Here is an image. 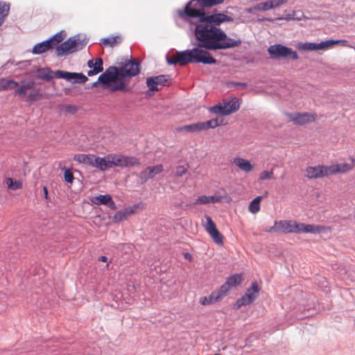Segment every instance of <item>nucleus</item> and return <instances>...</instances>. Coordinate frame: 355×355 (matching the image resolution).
<instances>
[{
    "label": "nucleus",
    "instance_id": "obj_1",
    "mask_svg": "<svg viewBox=\"0 0 355 355\" xmlns=\"http://www.w3.org/2000/svg\"><path fill=\"white\" fill-rule=\"evenodd\" d=\"M190 28L193 33L197 48L209 51L225 50L238 47L241 44L240 39L230 37L219 27L212 26L207 22L192 23Z\"/></svg>",
    "mask_w": 355,
    "mask_h": 355
},
{
    "label": "nucleus",
    "instance_id": "obj_2",
    "mask_svg": "<svg viewBox=\"0 0 355 355\" xmlns=\"http://www.w3.org/2000/svg\"><path fill=\"white\" fill-rule=\"evenodd\" d=\"M208 8L203 3V0H190L184 8L178 11L179 17L186 23L189 24V28H192V23L203 22L207 13L205 8Z\"/></svg>",
    "mask_w": 355,
    "mask_h": 355
},
{
    "label": "nucleus",
    "instance_id": "obj_3",
    "mask_svg": "<svg viewBox=\"0 0 355 355\" xmlns=\"http://www.w3.org/2000/svg\"><path fill=\"white\" fill-rule=\"evenodd\" d=\"M178 64L185 66L189 63H202L204 64H215L218 62L212 55L205 50L197 48L177 51Z\"/></svg>",
    "mask_w": 355,
    "mask_h": 355
},
{
    "label": "nucleus",
    "instance_id": "obj_4",
    "mask_svg": "<svg viewBox=\"0 0 355 355\" xmlns=\"http://www.w3.org/2000/svg\"><path fill=\"white\" fill-rule=\"evenodd\" d=\"M85 46L78 35L70 37L56 46V55L58 57L68 55L83 49Z\"/></svg>",
    "mask_w": 355,
    "mask_h": 355
},
{
    "label": "nucleus",
    "instance_id": "obj_5",
    "mask_svg": "<svg viewBox=\"0 0 355 355\" xmlns=\"http://www.w3.org/2000/svg\"><path fill=\"white\" fill-rule=\"evenodd\" d=\"M268 52L270 57L275 59L285 58L296 60L299 58L295 51L281 44L271 45L268 49Z\"/></svg>",
    "mask_w": 355,
    "mask_h": 355
},
{
    "label": "nucleus",
    "instance_id": "obj_6",
    "mask_svg": "<svg viewBox=\"0 0 355 355\" xmlns=\"http://www.w3.org/2000/svg\"><path fill=\"white\" fill-rule=\"evenodd\" d=\"M240 108V103L237 98H232L227 102L224 103L223 105L219 103L210 108V111L215 114H220L222 115H230V114L236 112Z\"/></svg>",
    "mask_w": 355,
    "mask_h": 355
},
{
    "label": "nucleus",
    "instance_id": "obj_7",
    "mask_svg": "<svg viewBox=\"0 0 355 355\" xmlns=\"http://www.w3.org/2000/svg\"><path fill=\"white\" fill-rule=\"evenodd\" d=\"M119 69V76L121 78H131L138 75L140 73V62L136 60H128Z\"/></svg>",
    "mask_w": 355,
    "mask_h": 355
},
{
    "label": "nucleus",
    "instance_id": "obj_8",
    "mask_svg": "<svg viewBox=\"0 0 355 355\" xmlns=\"http://www.w3.org/2000/svg\"><path fill=\"white\" fill-rule=\"evenodd\" d=\"M119 76V69L115 66H110L105 69L98 77L101 85L103 88H107L110 83L116 80L117 76Z\"/></svg>",
    "mask_w": 355,
    "mask_h": 355
},
{
    "label": "nucleus",
    "instance_id": "obj_9",
    "mask_svg": "<svg viewBox=\"0 0 355 355\" xmlns=\"http://www.w3.org/2000/svg\"><path fill=\"white\" fill-rule=\"evenodd\" d=\"M290 120L296 125H304L311 123L316 119L317 114L309 112L288 113Z\"/></svg>",
    "mask_w": 355,
    "mask_h": 355
},
{
    "label": "nucleus",
    "instance_id": "obj_10",
    "mask_svg": "<svg viewBox=\"0 0 355 355\" xmlns=\"http://www.w3.org/2000/svg\"><path fill=\"white\" fill-rule=\"evenodd\" d=\"M329 166L318 165L308 166L306 169L305 176L309 179H316L327 177L330 175Z\"/></svg>",
    "mask_w": 355,
    "mask_h": 355
},
{
    "label": "nucleus",
    "instance_id": "obj_11",
    "mask_svg": "<svg viewBox=\"0 0 355 355\" xmlns=\"http://www.w3.org/2000/svg\"><path fill=\"white\" fill-rule=\"evenodd\" d=\"M234 19L223 12L207 14L203 22H207L212 26L218 27L224 22H232Z\"/></svg>",
    "mask_w": 355,
    "mask_h": 355
},
{
    "label": "nucleus",
    "instance_id": "obj_12",
    "mask_svg": "<svg viewBox=\"0 0 355 355\" xmlns=\"http://www.w3.org/2000/svg\"><path fill=\"white\" fill-rule=\"evenodd\" d=\"M163 170L164 168L162 164L146 167L138 174L140 182H146L148 180L153 178L155 175L162 173Z\"/></svg>",
    "mask_w": 355,
    "mask_h": 355
},
{
    "label": "nucleus",
    "instance_id": "obj_13",
    "mask_svg": "<svg viewBox=\"0 0 355 355\" xmlns=\"http://www.w3.org/2000/svg\"><path fill=\"white\" fill-rule=\"evenodd\" d=\"M169 78V75H158L156 76H150L146 78V85L148 87L149 91L157 92L159 90L157 86H165Z\"/></svg>",
    "mask_w": 355,
    "mask_h": 355
},
{
    "label": "nucleus",
    "instance_id": "obj_14",
    "mask_svg": "<svg viewBox=\"0 0 355 355\" xmlns=\"http://www.w3.org/2000/svg\"><path fill=\"white\" fill-rule=\"evenodd\" d=\"M91 200L96 205H105L112 210L117 209L114 201L110 194L98 195L92 198Z\"/></svg>",
    "mask_w": 355,
    "mask_h": 355
},
{
    "label": "nucleus",
    "instance_id": "obj_15",
    "mask_svg": "<svg viewBox=\"0 0 355 355\" xmlns=\"http://www.w3.org/2000/svg\"><path fill=\"white\" fill-rule=\"evenodd\" d=\"M139 207V204L130 206L123 209L117 211L113 216L112 220L114 223H118L124 220L128 216L135 213V209Z\"/></svg>",
    "mask_w": 355,
    "mask_h": 355
},
{
    "label": "nucleus",
    "instance_id": "obj_16",
    "mask_svg": "<svg viewBox=\"0 0 355 355\" xmlns=\"http://www.w3.org/2000/svg\"><path fill=\"white\" fill-rule=\"evenodd\" d=\"M73 159L79 164H84L92 167H95L96 164V155L93 154H76Z\"/></svg>",
    "mask_w": 355,
    "mask_h": 355
},
{
    "label": "nucleus",
    "instance_id": "obj_17",
    "mask_svg": "<svg viewBox=\"0 0 355 355\" xmlns=\"http://www.w3.org/2000/svg\"><path fill=\"white\" fill-rule=\"evenodd\" d=\"M53 48L47 40L35 44L32 49V53L34 55H40L48 51L53 50Z\"/></svg>",
    "mask_w": 355,
    "mask_h": 355
},
{
    "label": "nucleus",
    "instance_id": "obj_18",
    "mask_svg": "<svg viewBox=\"0 0 355 355\" xmlns=\"http://www.w3.org/2000/svg\"><path fill=\"white\" fill-rule=\"evenodd\" d=\"M35 85V83L33 81L25 83L18 87H15L14 92L15 94L17 95L19 98H23L27 96V90L32 89Z\"/></svg>",
    "mask_w": 355,
    "mask_h": 355
},
{
    "label": "nucleus",
    "instance_id": "obj_19",
    "mask_svg": "<svg viewBox=\"0 0 355 355\" xmlns=\"http://www.w3.org/2000/svg\"><path fill=\"white\" fill-rule=\"evenodd\" d=\"M95 167L104 171L112 168L111 158H108V155L103 157L96 156Z\"/></svg>",
    "mask_w": 355,
    "mask_h": 355
},
{
    "label": "nucleus",
    "instance_id": "obj_20",
    "mask_svg": "<svg viewBox=\"0 0 355 355\" xmlns=\"http://www.w3.org/2000/svg\"><path fill=\"white\" fill-rule=\"evenodd\" d=\"M352 166L347 163L332 164L329 166L330 175H334L338 173H345L352 169Z\"/></svg>",
    "mask_w": 355,
    "mask_h": 355
},
{
    "label": "nucleus",
    "instance_id": "obj_21",
    "mask_svg": "<svg viewBox=\"0 0 355 355\" xmlns=\"http://www.w3.org/2000/svg\"><path fill=\"white\" fill-rule=\"evenodd\" d=\"M221 201V198L217 196H200L197 198L195 204L206 205L209 203H216Z\"/></svg>",
    "mask_w": 355,
    "mask_h": 355
},
{
    "label": "nucleus",
    "instance_id": "obj_22",
    "mask_svg": "<svg viewBox=\"0 0 355 355\" xmlns=\"http://www.w3.org/2000/svg\"><path fill=\"white\" fill-rule=\"evenodd\" d=\"M260 288L256 282H253L251 284L250 288H248L245 293L246 297L250 299V302H254L258 297Z\"/></svg>",
    "mask_w": 355,
    "mask_h": 355
},
{
    "label": "nucleus",
    "instance_id": "obj_23",
    "mask_svg": "<svg viewBox=\"0 0 355 355\" xmlns=\"http://www.w3.org/2000/svg\"><path fill=\"white\" fill-rule=\"evenodd\" d=\"M234 163L244 172H249L253 168L250 161L241 157H235Z\"/></svg>",
    "mask_w": 355,
    "mask_h": 355
},
{
    "label": "nucleus",
    "instance_id": "obj_24",
    "mask_svg": "<svg viewBox=\"0 0 355 355\" xmlns=\"http://www.w3.org/2000/svg\"><path fill=\"white\" fill-rule=\"evenodd\" d=\"M279 232L294 233L293 226L295 224V220H280L278 222Z\"/></svg>",
    "mask_w": 355,
    "mask_h": 355
},
{
    "label": "nucleus",
    "instance_id": "obj_25",
    "mask_svg": "<svg viewBox=\"0 0 355 355\" xmlns=\"http://www.w3.org/2000/svg\"><path fill=\"white\" fill-rule=\"evenodd\" d=\"M19 83L13 79L0 78V92L5 91L8 89H13L18 87Z\"/></svg>",
    "mask_w": 355,
    "mask_h": 355
},
{
    "label": "nucleus",
    "instance_id": "obj_26",
    "mask_svg": "<svg viewBox=\"0 0 355 355\" xmlns=\"http://www.w3.org/2000/svg\"><path fill=\"white\" fill-rule=\"evenodd\" d=\"M37 71L38 73L37 77L42 80H44L46 82H49L53 78V76H52L53 71L49 67H44V68L39 67L37 69Z\"/></svg>",
    "mask_w": 355,
    "mask_h": 355
},
{
    "label": "nucleus",
    "instance_id": "obj_27",
    "mask_svg": "<svg viewBox=\"0 0 355 355\" xmlns=\"http://www.w3.org/2000/svg\"><path fill=\"white\" fill-rule=\"evenodd\" d=\"M243 278L241 274L235 273L226 279V284L230 288L237 286L242 282Z\"/></svg>",
    "mask_w": 355,
    "mask_h": 355
},
{
    "label": "nucleus",
    "instance_id": "obj_28",
    "mask_svg": "<svg viewBox=\"0 0 355 355\" xmlns=\"http://www.w3.org/2000/svg\"><path fill=\"white\" fill-rule=\"evenodd\" d=\"M66 33L64 31H60L48 39L53 49L60 45L59 44L64 39Z\"/></svg>",
    "mask_w": 355,
    "mask_h": 355
},
{
    "label": "nucleus",
    "instance_id": "obj_29",
    "mask_svg": "<svg viewBox=\"0 0 355 355\" xmlns=\"http://www.w3.org/2000/svg\"><path fill=\"white\" fill-rule=\"evenodd\" d=\"M297 48L298 50L301 51H318L319 49V43L315 42H298L297 44Z\"/></svg>",
    "mask_w": 355,
    "mask_h": 355
},
{
    "label": "nucleus",
    "instance_id": "obj_30",
    "mask_svg": "<svg viewBox=\"0 0 355 355\" xmlns=\"http://www.w3.org/2000/svg\"><path fill=\"white\" fill-rule=\"evenodd\" d=\"M300 226L303 227V230H302V231H304V233L318 234L324 229V227L322 226L311 224L302 223Z\"/></svg>",
    "mask_w": 355,
    "mask_h": 355
},
{
    "label": "nucleus",
    "instance_id": "obj_31",
    "mask_svg": "<svg viewBox=\"0 0 355 355\" xmlns=\"http://www.w3.org/2000/svg\"><path fill=\"white\" fill-rule=\"evenodd\" d=\"M123 157L122 155L108 154V158H111L112 168L114 166L123 168Z\"/></svg>",
    "mask_w": 355,
    "mask_h": 355
},
{
    "label": "nucleus",
    "instance_id": "obj_32",
    "mask_svg": "<svg viewBox=\"0 0 355 355\" xmlns=\"http://www.w3.org/2000/svg\"><path fill=\"white\" fill-rule=\"evenodd\" d=\"M122 39L119 35L117 36H110L107 37H104L101 39V44L104 45H109L112 47L114 46L116 44H119L121 42Z\"/></svg>",
    "mask_w": 355,
    "mask_h": 355
},
{
    "label": "nucleus",
    "instance_id": "obj_33",
    "mask_svg": "<svg viewBox=\"0 0 355 355\" xmlns=\"http://www.w3.org/2000/svg\"><path fill=\"white\" fill-rule=\"evenodd\" d=\"M10 10V4L6 2L0 1V26L2 25L6 18L8 15Z\"/></svg>",
    "mask_w": 355,
    "mask_h": 355
},
{
    "label": "nucleus",
    "instance_id": "obj_34",
    "mask_svg": "<svg viewBox=\"0 0 355 355\" xmlns=\"http://www.w3.org/2000/svg\"><path fill=\"white\" fill-rule=\"evenodd\" d=\"M96 64L97 65L94 67V69H91L87 71V76L91 77L95 76L103 71V61L101 58H96Z\"/></svg>",
    "mask_w": 355,
    "mask_h": 355
},
{
    "label": "nucleus",
    "instance_id": "obj_35",
    "mask_svg": "<svg viewBox=\"0 0 355 355\" xmlns=\"http://www.w3.org/2000/svg\"><path fill=\"white\" fill-rule=\"evenodd\" d=\"M263 197L261 196L254 198L249 205L248 209L252 214H256L260 210V202Z\"/></svg>",
    "mask_w": 355,
    "mask_h": 355
},
{
    "label": "nucleus",
    "instance_id": "obj_36",
    "mask_svg": "<svg viewBox=\"0 0 355 355\" xmlns=\"http://www.w3.org/2000/svg\"><path fill=\"white\" fill-rule=\"evenodd\" d=\"M123 168L132 167L140 164L139 159L133 156L123 157Z\"/></svg>",
    "mask_w": 355,
    "mask_h": 355
},
{
    "label": "nucleus",
    "instance_id": "obj_37",
    "mask_svg": "<svg viewBox=\"0 0 355 355\" xmlns=\"http://www.w3.org/2000/svg\"><path fill=\"white\" fill-rule=\"evenodd\" d=\"M31 89V91L30 93L27 94L26 101L27 103H33L39 101L42 96L40 93V90L34 87Z\"/></svg>",
    "mask_w": 355,
    "mask_h": 355
},
{
    "label": "nucleus",
    "instance_id": "obj_38",
    "mask_svg": "<svg viewBox=\"0 0 355 355\" xmlns=\"http://www.w3.org/2000/svg\"><path fill=\"white\" fill-rule=\"evenodd\" d=\"M297 14V12L292 11L291 13H285L284 16L277 17L276 20H285L287 21L291 20L300 21L301 20L303 14L302 13L300 16H298Z\"/></svg>",
    "mask_w": 355,
    "mask_h": 355
},
{
    "label": "nucleus",
    "instance_id": "obj_39",
    "mask_svg": "<svg viewBox=\"0 0 355 355\" xmlns=\"http://www.w3.org/2000/svg\"><path fill=\"white\" fill-rule=\"evenodd\" d=\"M201 130L215 128L220 125L217 119H212L204 122H200Z\"/></svg>",
    "mask_w": 355,
    "mask_h": 355
},
{
    "label": "nucleus",
    "instance_id": "obj_40",
    "mask_svg": "<svg viewBox=\"0 0 355 355\" xmlns=\"http://www.w3.org/2000/svg\"><path fill=\"white\" fill-rule=\"evenodd\" d=\"M219 300L218 295H216V294L213 291L209 295L202 297L200 299V302L203 305H209L217 302Z\"/></svg>",
    "mask_w": 355,
    "mask_h": 355
},
{
    "label": "nucleus",
    "instance_id": "obj_41",
    "mask_svg": "<svg viewBox=\"0 0 355 355\" xmlns=\"http://www.w3.org/2000/svg\"><path fill=\"white\" fill-rule=\"evenodd\" d=\"M6 184L8 188L12 191H16L22 188V182L19 180H13L12 178H6Z\"/></svg>",
    "mask_w": 355,
    "mask_h": 355
},
{
    "label": "nucleus",
    "instance_id": "obj_42",
    "mask_svg": "<svg viewBox=\"0 0 355 355\" xmlns=\"http://www.w3.org/2000/svg\"><path fill=\"white\" fill-rule=\"evenodd\" d=\"M87 77L83 73L71 72V83L83 84L87 81Z\"/></svg>",
    "mask_w": 355,
    "mask_h": 355
},
{
    "label": "nucleus",
    "instance_id": "obj_43",
    "mask_svg": "<svg viewBox=\"0 0 355 355\" xmlns=\"http://www.w3.org/2000/svg\"><path fill=\"white\" fill-rule=\"evenodd\" d=\"M254 302H250V299L246 297V295L244 294L241 297L238 298L236 303L234 305V309L235 310H238L241 309L243 306H246L253 303Z\"/></svg>",
    "mask_w": 355,
    "mask_h": 355
},
{
    "label": "nucleus",
    "instance_id": "obj_44",
    "mask_svg": "<svg viewBox=\"0 0 355 355\" xmlns=\"http://www.w3.org/2000/svg\"><path fill=\"white\" fill-rule=\"evenodd\" d=\"M211 238L213 239V241L218 245L223 244V236L222 234L218 231L217 227L212 231L209 232Z\"/></svg>",
    "mask_w": 355,
    "mask_h": 355
},
{
    "label": "nucleus",
    "instance_id": "obj_45",
    "mask_svg": "<svg viewBox=\"0 0 355 355\" xmlns=\"http://www.w3.org/2000/svg\"><path fill=\"white\" fill-rule=\"evenodd\" d=\"M230 288H231L226 284V282H225L220 286V288L218 290L214 291V292L215 293V294H216V295H218L219 300H220L223 297H224L228 294Z\"/></svg>",
    "mask_w": 355,
    "mask_h": 355
},
{
    "label": "nucleus",
    "instance_id": "obj_46",
    "mask_svg": "<svg viewBox=\"0 0 355 355\" xmlns=\"http://www.w3.org/2000/svg\"><path fill=\"white\" fill-rule=\"evenodd\" d=\"M53 73L56 78H62L67 81H71V72L62 70H57L55 71Z\"/></svg>",
    "mask_w": 355,
    "mask_h": 355
},
{
    "label": "nucleus",
    "instance_id": "obj_47",
    "mask_svg": "<svg viewBox=\"0 0 355 355\" xmlns=\"http://www.w3.org/2000/svg\"><path fill=\"white\" fill-rule=\"evenodd\" d=\"M181 129L191 132L201 131L200 122L184 125Z\"/></svg>",
    "mask_w": 355,
    "mask_h": 355
},
{
    "label": "nucleus",
    "instance_id": "obj_48",
    "mask_svg": "<svg viewBox=\"0 0 355 355\" xmlns=\"http://www.w3.org/2000/svg\"><path fill=\"white\" fill-rule=\"evenodd\" d=\"M338 40H328L325 41H322L319 42V49L320 50H324L328 49L329 47L332 46L334 44H338Z\"/></svg>",
    "mask_w": 355,
    "mask_h": 355
},
{
    "label": "nucleus",
    "instance_id": "obj_49",
    "mask_svg": "<svg viewBox=\"0 0 355 355\" xmlns=\"http://www.w3.org/2000/svg\"><path fill=\"white\" fill-rule=\"evenodd\" d=\"M10 64L18 65L19 68H21L23 67H26L28 65H30L31 61L30 60H24V61L19 62L18 63H15V60H9L3 67L4 68H8V67H9Z\"/></svg>",
    "mask_w": 355,
    "mask_h": 355
},
{
    "label": "nucleus",
    "instance_id": "obj_50",
    "mask_svg": "<svg viewBox=\"0 0 355 355\" xmlns=\"http://www.w3.org/2000/svg\"><path fill=\"white\" fill-rule=\"evenodd\" d=\"M62 110L66 113L74 114L78 110V107L75 105L64 104L62 105Z\"/></svg>",
    "mask_w": 355,
    "mask_h": 355
},
{
    "label": "nucleus",
    "instance_id": "obj_51",
    "mask_svg": "<svg viewBox=\"0 0 355 355\" xmlns=\"http://www.w3.org/2000/svg\"><path fill=\"white\" fill-rule=\"evenodd\" d=\"M206 218V224L205 225V227L206 231L209 233L213 230L216 228V225L214 222L212 220L211 218L209 216H205Z\"/></svg>",
    "mask_w": 355,
    "mask_h": 355
},
{
    "label": "nucleus",
    "instance_id": "obj_52",
    "mask_svg": "<svg viewBox=\"0 0 355 355\" xmlns=\"http://www.w3.org/2000/svg\"><path fill=\"white\" fill-rule=\"evenodd\" d=\"M125 78H121V76L118 78L120 91L125 92H130L132 91V88L126 85V83H125Z\"/></svg>",
    "mask_w": 355,
    "mask_h": 355
},
{
    "label": "nucleus",
    "instance_id": "obj_53",
    "mask_svg": "<svg viewBox=\"0 0 355 355\" xmlns=\"http://www.w3.org/2000/svg\"><path fill=\"white\" fill-rule=\"evenodd\" d=\"M64 178L65 182H67L68 183L71 184L73 182L74 177H73V173L71 172V171L69 168H64Z\"/></svg>",
    "mask_w": 355,
    "mask_h": 355
},
{
    "label": "nucleus",
    "instance_id": "obj_54",
    "mask_svg": "<svg viewBox=\"0 0 355 355\" xmlns=\"http://www.w3.org/2000/svg\"><path fill=\"white\" fill-rule=\"evenodd\" d=\"M272 178H273L272 171H264L261 172L259 175V180H270Z\"/></svg>",
    "mask_w": 355,
    "mask_h": 355
},
{
    "label": "nucleus",
    "instance_id": "obj_55",
    "mask_svg": "<svg viewBox=\"0 0 355 355\" xmlns=\"http://www.w3.org/2000/svg\"><path fill=\"white\" fill-rule=\"evenodd\" d=\"M225 0H203V3L208 8L222 3Z\"/></svg>",
    "mask_w": 355,
    "mask_h": 355
},
{
    "label": "nucleus",
    "instance_id": "obj_56",
    "mask_svg": "<svg viewBox=\"0 0 355 355\" xmlns=\"http://www.w3.org/2000/svg\"><path fill=\"white\" fill-rule=\"evenodd\" d=\"M109 87L112 92L120 91L119 83L117 77L116 80L110 83V86Z\"/></svg>",
    "mask_w": 355,
    "mask_h": 355
},
{
    "label": "nucleus",
    "instance_id": "obj_57",
    "mask_svg": "<svg viewBox=\"0 0 355 355\" xmlns=\"http://www.w3.org/2000/svg\"><path fill=\"white\" fill-rule=\"evenodd\" d=\"M187 172V169L183 166H178L176 168L175 175L177 177H182Z\"/></svg>",
    "mask_w": 355,
    "mask_h": 355
},
{
    "label": "nucleus",
    "instance_id": "obj_58",
    "mask_svg": "<svg viewBox=\"0 0 355 355\" xmlns=\"http://www.w3.org/2000/svg\"><path fill=\"white\" fill-rule=\"evenodd\" d=\"M263 11H266L273 8V5H272L271 1L268 0L265 2L261 3Z\"/></svg>",
    "mask_w": 355,
    "mask_h": 355
},
{
    "label": "nucleus",
    "instance_id": "obj_59",
    "mask_svg": "<svg viewBox=\"0 0 355 355\" xmlns=\"http://www.w3.org/2000/svg\"><path fill=\"white\" fill-rule=\"evenodd\" d=\"M229 85L241 89H245L248 86L247 83L242 82H230Z\"/></svg>",
    "mask_w": 355,
    "mask_h": 355
},
{
    "label": "nucleus",
    "instance_id": "obj_60",
    "mask_svg": "<svg viewBox=\"0 0 355 355\" xmlns=\"http://www.w3.org/2000/svg\"><path fill=\"white\" fill-rule=\"evenodd\" d=\"M272 5H273V8H276L279 7L280 6L288 2V0H270Z\"/></svg>",
    "mask_w": 355,
    "mask_h": 355
},
{
    "label": "nucleus",
    "instance_id": "obj_61",
    "mask_svg": "<svg viewBox=\"0 0 355 355\" xmlns=\"http://www.w3.org/2000/svg\"><path fill=\"white\" fill-rule=\"evenodd\" d=\"M166 62L168 65H176L178 64V58L175 55V57L170 58L168 55L166 58Z\"/></svg>",
    "mask_w": 355,
    "mask_h": 355
},
{
    "label": "nucleus",
    "instance_id": "obj_62",
    "mask_svg": "<svg viewBox=\"0 0 355 355\" xmlns=\"http://www.w3.org/2000/svg\"><path fill=\"white\" fill-rule=\"evenodd\" d=\"M279 221H275V225L268 229L266 230V232H279Z\"/></svg>",
    "mask_w": 355,
    "mask_h": 355
},
{
    "label": "nucleus",
    "instance_id": "obj_63",
    "mask_svg": "<svg viewBox=\"0 0 355 355\" xmlns=\"http://www.w3.org/2000/svg\"><path fill=\"white\" fill-rule=\"evenodd\" d=\"M302 223H297L295 221V224L293 226L295 232L294 233L300 234V233H304V231H302L303 230V227H301L300 225H302Z\"/></svg>",
    "mask_w": 355,
    "mask_h": 355
},
{
    "label": "nucleus",
    "instance_id": "obj_64",
    "mask_svg": "<svg viewBox=\"0 0 355 355\" xmlns=\"http://www.w3.org/2000/svg\"><path fill=\"white\" fill-rule=\"evenodd\" d=\"M263 21H267L269 22L274 23L276 21V18L262 17V18H259L257 20V21L259 22V23L262 22Z\"/></svg>",
    "mask_w": 355,
    "mask_h": 355
}]
</instances>
